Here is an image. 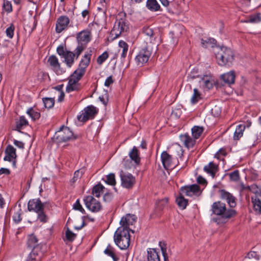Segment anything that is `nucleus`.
Here are the masks:
<instances>
[{
    "instance_id": "obj_46",
    "label": "nucleus",
    "mask_w": 261,
    "mask_h": 261,
    "mask_svg": "<svg viewBox=\"0 0 261 261\" xmlns=\"http://www.w3.org/2000/svg\"><path fill=\"white\" fill-rule=\"evenodd\" d=\"M168 201L167 198H165L159 200L156 204V208L159 210H162L166 205Z\"/></svg>"
},
{
    "instance_id": "obj_62",
    "label": "nucleus",
    "mask_w": 261,
    "mask_h": 261,
    "mask_svg": "<svg viewBox=\"0 0 261 261\" xmlns=\"http://www.w3.org/2000/svg\"><path fill=\"white\" fill-rule=\"evenodd\" d=\"M14 144L15 146L19 148L23 149L24 148V144L23 142L15 140L14 141Z\"/></svg>"
},
{
    "instance_id": "obj_57",
    "label": "nucleus",
    "mask_w": 261,
    "mask_h": 261,
    "mask_svg": "<svg viewBox=\"0 0 261 261\" xmlns=\"http://www.w3.org/2000/svg\"><path fill=\"white\" fill-rule=\"evenodd\" d=\"M84 45H82L81 44H80L76 48L75 50V56H76V59H77L80 55L81 54V53L83 51L84 49Z\"/></svg>"
},
{
    "instance_id": "obj_40",
    "label": "nucleus",
    "mask_w": 261,
    "mask_h": 261,
    "mask_svg": "<svg viewBox=\"0 0 261 261\" xmlns=\"http://www.w3.org/2000/svg\"><path fill=\"white\" fill-rule=\"evenodd\" d=\"M201 43L203 47L207 48L213 47L216 43V40L213 38H208L206 40L201 39Z\"/></svg>"
},
{
    "instance_id": "obj_29",
    "label": "nucleus",
    "mask_w": 261,
    "mask_h": 261,
    "mask_svg": "<svg viewBox=\"0 0 261 261\" xmlns=\"http://www.w3.org/2000/svg\"><path fill=\"white\" fill-rule=\"evenodd\" d=\"M246 126L243 124H239L237 126L233 134V140H239L243 135Z\"/></svg>"
},
{
    "instance_id": "obj_50",
    "label": "nucleus",
    "mask_w": 261,
    "mask_h": 261,
    "mask_svg": "<svg viewBox=\"0 0 261 261\" xmlns=\"http://www.w3.org/2000/svg\"><path fill=\"white\" fill-rule=\"evenodd\" d=\"M261 21V17L259 14L251 15L249 21L252 23L259 22Z\"/></svg>"
},
{
    "instance_id": "obj_30",
    "label": "nucleus",
    "mask_w": 261,
    "mask_h": 261,
    "mask_svg": "<svg viewBox=\"0 0 261 261\" xmlns=\"http://www.w3.org/2000/svg\"><path fill=\"white\" fill-rule=\"evenodd\" d=\"M146 7L151 11H158L160 10L161 7L156 0H147Z\"/></svg>"
},
{
    "instance_id": "obj_10",
    "label": "nucleus",
    "mask_w": 261,
    "mask_h": 261,
    "mask_svg": "<svg viewBox=\"0 0 261 261\" xmlns=\"http://www.w3.org/2000/svg\"><path fill=\"white\" fill-rule=\"evenodd\" d=\"M98 112L96 107L89 106L85 108L82 114L77 116L79 120L85 122L89 119L93 118Z\"/></svg>"
},
{
    "instance_id": "obj_39",
    "label": "nucleus",
    "mask_w": 261,
    "mask_h": 261,
    "mask_svg": "<svg viewBox=\"0 0 261 261\" xmlns=\"http://www.w3.org/2000/svg\"><path fill=\"white\" fill-rule=\"evenodd\" d=\"M28 246L35 249L36 247L38 245V239L34 234H31L29 236L28 241Z\"/></svg>"
},
{
    "instance_id": "obj_15",
    "label": "nucleus",
    "mask_w": 261,
    "mask_h": 261,
    "mask_svg": "<svg viewBox=\"0 0 261 261\" xmlns=\"http://www.w3.org/2000/svg\"><path fill=\"white\" fill-rule=\"evenodd\" d=\"M51 69L57 74H61L63 71L61 69L60 64L59 62L58 59L56 56L52 55L50 56L47 60Z\"/></svg>"
},
{
    "instance_id": "obj_45",
    "label": "nucleus",
    "mask_w": 261,
    "mask_h": 261,
    "mask_svg": "<svg viewBox=\"0 0 261 261\" xmlns=\"http://www.w3.org/2000/svg\"><path fill=\"white\" fill-rule=\"evenodd\" d=\"M109 57L107 51L103 52L97 59V62L99 65H101Z\"/></svg>"
},
{
    "instance_id": "obj_58",
    "label": "nucleus",
    "mask_w": 261,
    "mask_h": 261,
    "mask_svg": "<svg viewBox=\"0 0 261 261\" xmlns=\"http://www.w3.org/2000/svg\"><path fill=\"white\" fill-rule=\"evenodd\" d=\"M86 219L89 220V221H90L91 222H93L94 220V219L93 218H91V217H90L89 216H84L83 217V220L82 221V223L81 225L79 226V227L75 226L74 228L76 229H77V230L81 229L84 226V220H86Z\"/></svg>"
},
{
    "instance_id": "obj_43",
    "label": "nucleus",
    "mask_w": 261,
    "mask_h": 261,
    "mask_svg": "<svg viewBox=\"0 0 261 261\" xmlns=\"http://www.w3.org/2000/svg\"><path fill=\"white\" fill-rule=\"evenodd\" d=\"M43 102L46 108L50 109L54 106L55 100L52 98H44L43 99Z\"/></svg>"
},
{
    "instance_id": "obj_35",
    "label": "nucleus",
    "mask_w": 261,
    "mask_h": 261,
    "mask_svg": "<svg viewBox=\"0 0 261 261\" xmlns=\"http://www.w3.org/2000/svg\"><path fill=\"white\" fill-rule=\"evenodd\" d=\"M104 187L101 184H97L92 189V194L96 197H99L103 192Z\"/></svg>"
},
{
    "instance_id": "obj_1",
    "label": "nucleus",
    "mask_w": 261,
    "mask_h": 261,
    "mask_svg": "<svg viewBox=\"0 0 261 261\" xmlns=\"http://www.w3.org/2000/svg\"><path fill=\"white\" fill-rule=\"evenodd\" d=\"M217 49L216 58L218 64L220 66H230L234 59L231 49L226 47H219Z\"/></svg>"
},
{
    "instance_id": "obj_4",
    "label": "nucleus",
    "mask_w": 261,
    "mask_h": 261,
    "mask_svg": "<svg viewBox=\"0 0 261 261\" xmlns=\"http://www.w3.org/2000/svg\"><path fill=\"white\" fill-rule=\"evenodd\" d=\"M128 29V24L124 15L123 14H119L111 33L112 35L115 36V38H117L122 32L127 31Z\"/></svg>"
},
{
    "instance_id": "obj_64",
    "label": "nucleus",
    "mask_w": 261,
    "mask_h": 261,
    "mask_svg": "<svg viewBox=\"0 0 261 261\" xmlns=\"http://www.w3.org/2000/svg\"><path fill=\"white\" fill-rule=\"evenodd\" d=\"M197 182L199 184L205 185L206 183V180L201 176H198L197 178Z\"/></svg>"
},
{
    "instance_id": "obj_52",
    "label": "nucleus",
    "mask_w": 261,
    "mask_h": 261,
    "mask_svg": "<svg viewBox=\"0 0 261 261\" xmlns=\"http://www.w3.org/2000/svg\"><path fill=\"white\" fill-rule=\"evenodd\" d=\"M14 27L13 25H11L6 30V33L9 38H12L14 35Z\"/></svg>"
},
{
    "instance_id": "obj_38",
    "label": "nucleus",
    "mask_w": 261,
    "mask_h": 261,
    "mask_svg": "<svg viewBox=\"0 0 261 261\" xmlns=\"http://www.w3.org/2000/svg\"><path fill=\"white\" fill-rule=\"evenodd\" d=\"M27 114L34 121L38 119L40 117V113L35 111L33 108H29L27 111Z\"/></svg>"
},
{
    "instance_id": "obj_36",
    "label": "nucleus",
    "mask_w": 261,
    "mask_h": 261,
    "mask_svg": "<svg viewBox=\"0 0 261 261\" xmlns=\"http://www.w3.org/2000/svg\"><path fill=\"white\" fill-rule=\"evenodd\" d=\"M176 202L178 206L182 210L185 209L188 204V200L184 198V195H180L176 198Z\"/></svg>"
},
{
    "instance_id": "obj_51",
    "label": "nucleus",
    "mask_w": 261,
    "mask_h": 261,
    "mask_svg": "<svg viewBox=\"0 0 261 261\" xmlns=\"http://www.w3.org/2000/svg\"><path fill=\"white\" fill-rule=\"evenodd\" d=\"M229 177L231 180L237 181L239 180V173L238 170H236L229 174Z\"/></svg>"
},
{
    "instance_id": "obj_48",
    "label": "nucleus",
    "mask_w": 261,
    "mask_h": 261,
    "mask_svg": "<svg viewBox=\"0 0 261 261\" xmlns=\"http://www.w3.org/2000/svg\"><path fill=\"white\" fill-rule=\"evenodd\" d=\"M73 208L75 210H77L81 212L82 214L85 213V211L80 202V200L77 199L76 202L73 205Z\"/></svg>"
},
{
    "instance_id": "obj_47",
    "label": "nucleus",
    "mask_w": 261,
    "mask_h": 261,
    "mask_svg": "<svg viewBox=\"0 0 261 261\" xmlns=\"http://www.w3.org/2000/svg\"><path fill=\"white\" fill-rule=\"evenodd\" d=\"M37 213L38 214L37 219L38 220L43 223H45L47 221V217L44 213L43 210H42Z\"/></svg>"
},
{
    "instance_id": "obj_56",
    "label": "nucleus",
    "mask_w": 261,
    "mask_h": 261,
    "mask_svg": "<svg viewBox=\"0 0 261 261\" xmlns=\"http://www.w3.org/2000/svg\"><path fill=\"white\" fill-rule=\"evenodd\" d=\"M143 34L146 36L151 37V36H152L153 32L151 29L148 27H146L144 28L143 29Z\"/></svg>"
},
{
    "instance_id": "obj_24",
    "label": "nucleus",
    "mask_w": 261,
    "mask_h": 261,
    "mask_svg": "<svg viewBox=\"0 0 261 261\" xmlns=\"http://www.w3.org/2000/svg\"><path fill=\"white\" fill-rule=\"evenodd\" d=\"M91 55V50L86 53L80 61L79 68L86 71V69L90 63Z\"/></svg>"
},
{
    "instance_id": "obj_13",
    "label": "nucleus",
    "mask_w": 261,
    "mask_h": 261,
    "mask_svg": "<svg viewBox=\"0 0 261 261\" xmlns=\"http://www.w3.org/2000/svg\"><path fill=\"white\" fill-rule=\"evenodd\" d=\"M44 204L39 199H33L29 201L28 209L29 211L38 213L44 210Z\"/></svg>"
},
{
    "instance_id": "obj_37",
    "label": "nucleus",
    "mask_w": 261,
    "mask_h": 261,
    "mask_svg": "<svg viewBox=\"0 0 261 261\" xmlns=\"http://www.w3.org/2000/svg\"><path fill=\"white\" fill-rule=\"evenodd\" d=\"M203 132V127L198 126H194L192 128V134L193 138L195 139H197L201 135Z\"/></svg>"
},
{
    "instance_id": "obj_5",
    "label": "nucleus",
    "mask_w": 261,
    "mask_h": 261,
    "mask_svg": "<svg viewBox=\"0 0 261 261\" xmlns=\"http://www.w3.org/2000/svg\"><path fill=\"white\" fill-rule=\"evenodd\" d=\"M54 138L58 143L66 142L76 139L72 132L67 127L62 126L56 132Z\"/></svg>"
},
{
    "instance_id": "obj_41",
    "label": "nucleus",
    "mask_w": 261,
    "mask_h": 261,
    "mask_svg": "<svg viewBox=\"0 0 261 261\" xmlns=\"http://www.w3.org/2000/svg\"><path fill=\"white\" fill-rule=\"evenodd\" d=\"M84 172V169H81L75 171L74 173L73 176L71 180V182L72 183H74L75 182H76L79 179L82 177Z\"/></svg>"
},
{
    "instance_id": "obj_34",
    "label": "nucleus",
    "mask_w": 261,
    "mask_h": 261,
    "mask_svg": "<svg viewBox=\"0 0 261 261\" xmlns=\"http://www.w3.org/2000/svg\"><path fill=\"white\" fill-rule=\"evenodd\" d=\"M202 98L200 92L196 88L194 89L193 94L191 98L190 101L193 105L197 103Z\"/></svg>"
},
{
    "instance_id": "obj_20",
    "label": "nucleus",
    "mask_w": 261,
    "mask_h": 261,
    "mask_svg": "<svg viewBox=\"0 0 261 261\" xmlns=\"http://www.w3.org/2000/svg\"><path fill=\"white\" fill-rule=\"evenodd\" d=\"M5 153L6 155L5 156L4 160L6 161H13L17 156L15 148L11 145H9L7 146Z\"/></svg>"
},
{
    "instance_id": "obj_54",
    "label": "nucleus",
    "mask_w": 261,
    "mask_h": 261,
    "mask_svg": "<svg viewBox=\"0 0 261 261\" xmlns=\"http://www.w3.org/2000/svg\"><path fill=\"white\" fill-rule=\"evenodd\" d=\"M119 46L122 48V51L127 52L128 45V44L124 41L121 40L118 43Z\"/></svg>"
},
{
    "instance_id": "obj_16",
    "label": "nucleus",
    "mask_w": 261,
    "mask_h": 261,
    "mask_svg": "<svg viewBox=\"0 0 261 261\" xmlns=\"http://www.w3.org/2000/svg\"><path fill=\"white\" fill-rule=\"evenodd\" d=\"M76 40L79 44L86 45L91 40V33L88 30H83L79 33Z\"/></svg>"
},
{
    "instance_id": "obj_49",
    "label": "nucleus",
    "mask_w": 261,
    "mask_h": 261,
    "mask_svg": "<svg viewBox=\"0 0 261 261\" xmlns=\"http://www.w3.org/2000/svg\"><path fill=\"white\" fill-rule=\"evenodd\" d=\"M107 180L106 182L112 186H114L116 184L115 178V175L113 173L109 174L107 176Z\"/></svg>"
},
{
    "instance_id": "obj_7",
    "label": "nucleus",
    "mask_w": 261,
    "mask_h": 261,
    "mask_svg": "<svg viewBox=\"0 0 261 261\" xmlns=\"http://www.w3.org/2000/svg\"><path fill=\"white\" fill-rule=\"evenodd\" d=\"M129 156L131 161L129 159H124L123 164L126 168H130L133 165H139L140 162L139 151L136 147L134 146L129 152Z\"/></svg>"
},
{
    "instance_id": "obj_18",
    "label": "nucleus",
    "mask_w": 261,
    "mask_h": 261,
    "mask_svg": "<svg viewBox=\"0 0 261 261\" xmlns=\"http://www.w3.org/2000/svg\"><path fill=\"white\" fill-rule=\"evenodd\" d=\"M69 23V19L68 17L65 16H60L56 23V31L58 33H60L67 28Z\"/></svg>"
},
{
    "instance_id": "obj_3",
    "label": "nucleus",
    "mask_w": 261,
    "mask_h": 261,
    "mask_svg": "<svg viewBox=\"0 0 261 261\" xmlns=\"http://www.w3.org/2000/svg\"><path fill=\"white\" fill-rule=\"evenodd\" d=\"M212 211L215 215L223 219H228L233 216L236 212L232 208H227L225 203L220 201L215 202L212 205Z\"/></svg>"
},
{
    "instance_id": "obj_60",
    "label": "nucleus",
    "mask_w": 261,
    "mask_h": 261,
    "mask_svg": "<svg viewBox=\"0 0 261 261\" xmlns=\"http://www.w3.org/2000/svg\"><path fill=\"white\" fill-rule=\"evenodd\" d=\"M225 155V151L224 149L221 148L216 153L215 157L220 159L221 156H224Z\"/></svg>"
},
{
    "instance_id": "obj_9",
    "label": "nucleus",
    "mask_w": 261,
    "mask_h": 261,
    "mask_svg": "<svg viewBox=\"0 0 261 261\" xmlns=\"http://www.w3.org/2000/svg\"><path fill=\"white\" fill-rule=\"evenodd\" d=\"M120 176L121 178V185L124 188L127 189L132 188L136 182L135 177L129 173L121 171L120 172Z\"/></svg>"
},
{
    "instance_id": "obj_42",
    "label": "nucleus",
    "mask_w": 261,
    "mask_h": 261,
    "mask_svg": "<svg viewBox=\"0 0 261 261\" xmlns=\"http://www.w3.org/2000/svg\"><path fill=\"white\" fill-rule=\"evenodd\" d=\"M28 124L29 122L26 118L23 116H21L20 117L19 121L17 122L16 126L17 128L21 129Z\"/></svg>"
},
{
    "instance_id": "obj_6",
    "label": "nucleus",
    "mask_w": 261,
    "mask_h": 261,
    "mask_svg": "<svg viewBox=\"0 0 261 261\" xmlns=\"http://www.w3.org/2000/svg\"><path fill=\"white\" fill-rule=\"evenodd\" d=\"M152 50L148 45L143 46L136 56V63L140 66L143 65L148 62Z\"/></svg>"
},
{
    "instance_id": "obj_61",
    "label": "nucleus",
    "mask_w": 261,
    "mask_h": 261,
    "mask_svg": "<svg viewBox=\"0 0 261 261\" xmlns=\"http://www.w3.org/2000/svg\"><path fill=\"white\" fill-rule=\"evenodd\" d=\"M112 76H110L106 80L105 82V86L106 87H109L111 84L113 83Z\"/></svg>"
},
{
    "instance_id": "obj_8",
    "label": "nucleus",
    "mask_w": 261,
    "mask_h": 261,
    "mask_svg": "<svg viewBox=\"0 0 261 261\" xmlns=\"http://www.w3.org/2000/svg\"><path fill=\"white\" fill-rule=\"evenodd\" d=\"M84 201L86 207L92 212L97 213L102 210L100 202L92 196H86Z\"/></svg>"
},
{
    "instance_id": "obj_19",
    "label": "nucleus",
    "mask_w": 261,
    "mask_h": 261,
    "mask_svg": "<svg viewBox=\"0 0 261 261\" xmlns=\"http://www.w3.org/2000/svg\"><path fill=\"white\" fill-rule=\"evenodd\" d=\"M200 86L203 88L211 89L213 87L214 80L210 75H205L199 81Z\"/></svg>"
},
{
    "instance_id": "obj_33",
    "label": "nucleus",
    "mask_w": 261,
    "mask_h": 261,
    "mask_svg": "<svg viewBox=\"0 0 261 261\" xmlns=\"http://www.w3.org/2000/svg\"><path fill=\"white\" fill-rule=\"evenodd\" d=\"M85 71L83 69L78 68L76 70L74 71L72 75H71L70 79L74 80L76 82H79L81 77L85 74Z\"/></svg>"
},
{
    "instance_id": "obj_55",
    "label": "nucleus",
    "mask_w": 261,
    "mask_h": 261,
    "mask_svg": "<svg viewBox=\"0 0 261 261\" xmlns=\"http://www.w3.org/2000/svg\"><path fill=\"white\" fill-rule=\"evenodd\" d=\"M3 8L8 12H11L12 11L11 4L8 1H4Z\"/></svg>"
},
{
    "instance_id": "obj_11",
    "label": "nucleus",
    "mask_w": 261,
    "mask_h": 261,
    "mask_svg": "<svg viewBox=\"0 0 261 261\" xmlns=\"http://www.w3.org/2000/svg\"><path fill=\"white\" fill-rule=\"evenodd\" d=\"M200 192L199 187L197 185L185 186L180 188V195L192 197L198 194Z\"/></svg>"
},
{
    "instance_id": "obj_27",
    "label": "nucleus",
    "mask_w": 261,
    "mask_h": 261,
    "mask_svg": "<svg viewBox=\"0 0 261 261\" xmlns=\"http://www.w3.org/2000/svg\"><path fill=\"white\" fill-rule=\"evenodd\" d=\"M236 75L234 71H230L221 75V79L224 82L228 84H232L234 83Z\"/></svg>"
},
{
    "instance_id": "obj_32",
    "label": "nucleus",
    "mask_w": 261,
    "mask_h": 261,
    "mask_svg": "<svg viewBox=\"0 0 261 261\" xmlns=\"http://www.w3.org/2000/svg\"><path fill=\"white\" fill-rule=\"evenodd\" d=\"M104 253L105 254L111 257L113 261H118L119 260V258L115 254L114 248L111 245L107 246V248L104 250Z\"/></svg>"
},
{
    "instance_id": "obj_31",
    "label": "nucleus",
    "mask_w": 261,
    "mask_h": 261,
    "mask_svg": "<svg viewBox=\"0 0 261 261\" xmlns=\"http://www.w3.org/2000/svg\"><path fill=\"white\" fill-rule=\"evenodd\" d=\"M79 89V84L77 82L74 80L69 79L68 85L66 87V91L70 92L72 91L77 90Z\"/></svg>"
},
{
    "instance_id": "obj_23",
    "label": "nucleus",
    "mask_w": 261,
    "mask_h": 261,
    "mask_svg": "<svg viewBox=\"0 0 261 261\" xmlns=\"http://www.w3.org/2000/svg\"><path fill=\"white\" fill-rule=\"evenodd\" d=\"M180 139L184 145L188 148H192L195 144V140L192 139L188 134H185L180 136Z\"/></svg>"
},
{
    "instance_id": "obj_63",
    "label": "nucleus",
    "mask_w": 261,
    "mask_h": 261,
    "mask_svg": "<svg viewBox=\"0 0 261 261\" xmlns=\"http://www.w3.org/2000/svg\"><path fill=\"white\" fill-rule=\"evenodd\" d=\"M257 253L254 251H251L247 254V256L249 258H256Z\"/></svg>"
},
{
    "instance_id": "obj_17",
    "label": "nucleus",
    "mask_w": 261,
    "mask_h": 261,
    "mask_svg": "<svg viewBox=\"0 0 261 261\" xmlns=\"http://www.w3.org/2000/svg\"><path fill=\"white\" fill-rule=\"evenodd\" d=\"M252 202L254 211L256 213L261 214V189L252 197Z\"/></svg>"
},
{
    "instance_id": "obj_28",
    "label": "nucleus",
    "mask_w": 261,
    "mask_h": 261,
    "mask_svg": "<svg viewBox=\"0 0 261 261\" xmlns=\"http://www.w3.org/2000/svg\"><path fill=\"white\" fill-rule=\"evenodd\" d=\"M218 170V166L213 162H210L204 167V170L210 174L212 177H214Z\"/></svg>"
},
{
    "instance_id": "obj_26",
    "label": "nucleus",
    "mask_w": 261,
    "mask_h": 261,
    "mask_svg": "<svg viewBox=\"0 0 261 261\" xmlns=\"http://www.w3.org/2000/svg\"><path fill=\"white\" fill-rule=\"evenodd\" d=\"M75 54L70 51H66L65 55L63 57L64 62L67 67L70 68L74 62Z\"/></svg>"
},
{
    "instance_id": "obj_53",
    "label": "nucleus",
    "mask_w": 261,
    "mask_h": 261,
    "mask_svg": "<svg viewBox=\"0 0 261 261\" xmlns=\"http://www.w3.org/2000/svg\"><path fill=\"white\" fill-rule=\"evenodd\" d=\"M36 255H37L36 253V251L35 249H33L32 252L30 253L26 261H35L37 259L36 257Z\"/></svg>"
},
{
    "instance_id": "obj_21",
    "label": "nucleus",
    "mask_w": 261,
    "mask_h": 261,
    "mask_svg": "<svg viewBox=\"0 0 261 261\" xmlns=\"http://www.w3.org/2000/svg\"><path fill=\"white\" fill-rule=\"evenodd\" d=\"M220 193L222 199L226 200L230 207H234L236 205V198L232 194L225 190H221Z\"/></svg>"
},
{
    "instance_id": "obj_14",
    "label": "nucleus",
    "mask_w": 261,
    "mask_h": 261,
    "mask_svg": "<svg viewBox=\"0 0 261 261\" xmlns=\"http://www.w3.org/2000/svg\"><path fill=\"white\" fill-rule=\"evenodd\" d=\"M161 161L164 167L166 169L172 168L175 166L171 155L166 151H163L161 154Z\"/></svg>"
},
{
    "instance_id": "obj_25",
    "label": "nucleus",
    "mask_w": 261,
    "mask_h": 261,
    "mask_svg": "<svg viewBox=\"0 0 261 261\" xmlns=\"http://www.w3.org/2000/svg\"><path fill=\"white\" fill-rule=\"evenodd\" d=\"M148 261H160V252L155 249L149 248L147 250Z\"/></svg>"
},
{
    "instance_id": "obj_22",
    "label": "nucleus",
    "mask_w": 261,
    "mask_h": 261,
    "mask_svg": "<svg viewBox=\"0 0 261 261\" xmlns=\"http://www.w3.org/2000/svg\"><path fill=\"white\" fill-rule=\"evenodd\" d=\"M11 213H12L13 221L15 223H19L22 220L21 215L22 213L20 204H19L18 206H15L11 210Z\"/></svg>"
},
{
    "instance_id": "obj_2",
    "label": "nucleus",
    "mask_w": 261,
    "mask_h": 261,
    "mask_svg": "<svg viewBox=\"0 0 261 261\" xmlns=\"http://www.w3.org/2000/svg\"><path fill=\"white\" fill-rule=\"evenodd\" d=\"M129 231L128 229L123 227H118L114 233L115 243L121 249H126L129 245Z\"/></svg>"
},
{
    "instance_id": "obj_44",
    "label": "nucleus",
    "mask_w": 261,
    "mask_h": 261,
    "mask_svg": "<svg viewBox=\"0 0 261 261\" xmlns=\"http://www.w3.org/2000/svg\"><path fill=\"white\" fill-rule=\"evenodd\" d=\"M76 237V234L74 233L69 228H67L65 231L66 240L69 242L73 241Z\"/></svg>"
},
{
    "instance_id": "obj_59",
    "label": "nucleus",
    "mask_w": 261,
    "mask_h": 261,
    "mask_svg": "<svg viewBox=\"0 0 261 261\" xmlns=\"http://www.w3.org/2000/svg\"><path fill=\"white\" fill-rule=\"evenodd\" d=\"M57 52L59 55L63 57L65 55L66 51L63 45H60L57 48Z\"/></svg>"
},
{
    "instance_id": "obj_12",
    "label": "nucleus",
    "mask_w": 261,
    "mask_h": 261,
    "mask_svg": "<svg viewBox=\"0 0 261 261\" xmlns=\"http://www.w3.org/2000/svg\"><path fill=\"white\" fill-rule=\"evenodd\" d=\"M137 217L134 215L126 214L125 216L122 217L120 224L121 226L119 227H123L126 229H128L129 231L131 230L129 229L130 225H133L136 221Z\"/></svg>"
}]
</instances>
